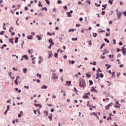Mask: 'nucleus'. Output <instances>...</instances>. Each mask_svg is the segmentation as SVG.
<instances>
[{
    "mask_svg": "<svg viewBox=\"0 0 126 126\" xmlns=\"http://www.w3.org/2000/svg\"><path fill=\"white\" fill-rule=\"evenodd\" d=\"M106 82H108V83H109V84L108 85V86H111V82L107 81H106Z\"/></svg>",
    "mask_w": 126,
    "mask_h": 126,
    "instance_id": "052dcab7",
    "label": "nucleus"
},
{
    "mask_svg": "<svg viewBox=\"0 0 126 126\" xmlns=\"http://www.w3.org/2000/svg\"><path fill=\"white\" fill-rule=\"evenodd\" d=\"M69 63L71 62V63H72V64H73L75 63V61H69Z\"/></svg>",
    "mask_w": 126,
    "mask_h": 126,
    "instance_id": "603ef678",
    "label": "nucleus"
},
{
    "mask_svg": "<svg viewBox=\"0 0 126 126\" xmlns=\"http://www.w3.org/2000/svg\"><path fill=\"white\" fill-rule=\"evenodd\" d=\"M17 80H17V79H16V80L14 81V82L16 85H18V82H17Z\"/></svg>",
    "mask_w": 126,
    "mask_h": 126,
    "instance_id": "c85d7f7f",
    "label": "nucleus"
},
{
    "mask_svg": "<svg viewBox=\"0 0 126 126\" xmlns=\"http://www.w3.org/2000/svg\"><path fill=\"white\" fill-rule=\"evenodd\" d=\"M9 109H10V106L9 105H7V106L6 111H9Z\"/></svg>",
    "mask_w": 126,
    "mask_h": 126,
    "instance_id": "37998d69",
    "label": "nucleus"
},
{
    "mask_svg": "<svg viewBox=\"0 0 126 126\" xmlns=\"http://www.w3.org/2000/svg\"><path fill=\"white\" fill-rule=\"evenodd\" d=\"M27 72V68H25L23 69V72L24 73H26V72Z\"/></svg>",
    "mask_w": 126,
    "mask_h": 126,
    "instance_id": "a211bd4d",
    "label": "nucleus"
},
{
    "mask_svg": "<svg viewBox=\"0 0 126 126\" xmlns=\"http://www.w3.org/2000/svg\"><path fill=\"white\" fill-rule=\"evenodd\" d=\"M63 8L64 9H67V6H63Z\"/></svg>",
    "mask_w": 126,
    "mask_h": 126,
    "instance_id": "69168bd1",
    "label": "nucleus"
},
{
    "mask_svg": "<svg viewBox=\"0 0 126 126\" xmlns=\"http://www.w3.org/2000/svg\"><path fill=\"white\" fill-rule=\"evenodd\" d=\"M41 10L43 11V10H45V11H47V7H42V9H41Z\"/></svg>",
    "mask_w": 126,
    "mask_h": 126,
    "instance_id": "bb28decb",
    "label": "nucleus"
},
{
    "mask_svg": "<svg viewBox=\"0 0 126 126\" xmlns=\"http://www.w3.org/2000/svg\"><path fill=\"white\" fill-rule=\"evenodd\" d=\"M112 104H113V103H111L108 104L107 106H105L106 110H109V109H110V107H111Z\"/></svg>",
    "mask_w": 126,
    "mask_h": 126,
    "instance_id": "20e7f679",
    "label": "nucleus"
},
{
    "mask_svg": "<svg viewBox=\"0 0 126 126\" xmlns=\"http://www.w3.org/2000/svg\"><path fill=\"white\" fill-rule=\"evenodd\" d=\"M67 14L68 17H71V15H70V12H67Z\"/></svg>",
    "mask_w": 126,
    "mask_h": 126,
    "instance_id": "ea45409f",
    "label": "nucleus"
},
{
    "mask_svg": "<svg viewBox=\"0 0 126 126\" xmlns=\"http://www.w3.org/2000/svg\"><path fill=\"white\" fill-rule=\"evenodd\" d=\"M122 51L123 52V54L124 56H126V49L125 48H123L122 49Z\"/></svg>",
    "mask_w": 126,
    "mask_h": 126,
    "instance_id": "7ed1b4c3",
    "label": "nucleus"
},
{
    "mask_svg": "<svg viewBox=\"0 0 126 126\" xmlns=\"http://www.w3.org/2000/svg\"><path fill=\"white\" fill-rule=\"evenodd\" d=\"M12 30H13V27H11L9 29V32H10V33H12Z\"/></svg>",
    "mask_w": 126,
    "mask_h": 126,
    "instance_id": "f8f14e48",
    "label": "nucleus"
},
{
    "mask_svg": "<svg viewBox=\"0 0 126 126\" xmlns=\"http://www.w3.org/2000/svg\"><path fill=\"white\" fill-rule=\"evenodd\" d=\"M48 41L49 43H52L53 42V40L51 38H50Z\"/></svg>",
    "mask_w": 126,
    "mask_h": 126,
    "instance_id": "3c124183",
    "label": "nucleus"
},
{
    "mask_svg": "<svg viewBox=\"0 0 126 126\" xmlns=\"http://www.w3.org/2000/svg\"><path fill=\"white\" fill-rule=\"evenodd\" d=\"M23 114V112L20 111V114H18V118H21V116Z\"/></svg>",
    "mask_w": 126,
    "mask_h": 126,
    "instance_id": "1a4fd4ad",
    "label": "nucleus"
},
{
    "mask_svg": "<svg viewBox=\"0 0 126 126\" xmlns=\"http://www.w3.org/2000/svg\"><path fill=\"white\" fill-rule=\"evenodd\" d=\"M66 85H68V86H69V85H70V84L71 83V81H66Z\"/></svg>",
    "mask_w": 126,
    "mask_h": 126,
    "instance_id": "6e6552de",
    "label": "nucleus"
},
{
    "mask_svg": "<svg viewBox=\"0 0 126 126\" xmlns=\"http://www.w3.org/2000/svg\"><path fill=\"white\" fill-rule=\"evenodd\" d=\"M3 30H6V28L4 27V26H5V23H3Z\"/></svg>",
    "mask_w": 126,
    "mask_h": 126,
    "instance_id": "cd10ccee",
    "label": "nucleus"
},
{
    "mask_svg": "<svg viewBox=\"0 0 126 126\" xmlns=\"http://www.w3.org/2000/svg\"><path fill=\"white\" fill-rule=\"evenodd\" d=\"M99 75H100V77H101V78H103V77H104V75H103V74L100 73Z\"/></svg>",
    "mask_w": 126,
    "mask_h": 126,
    "instance_id": "49530a36",
    "label": "nucleus"
},
{
    "mask_svg": "<svg viewBox=\"0 0 126 126\" xmlns=\"http://www.w3.org/2000/svg\"><path fill=\"white\" fill-rule=\"evenodd\" d=\"M38 5L39 7H42V6H43V5L41 4V2L40 1L39 2Z\"/></svg>",
    "mask_w": 126,
    "mask_h": 126,
    "instance_id": "7c9ffc66",
    "label": "nucleus"
},
{
    "mask_svg": "<svg viewBox=\"0 0 126 126\" xmlns=\"http://www.w3.org/2000/svg\"><path fill=\"white\" fill-rule=\"evenodd\" d=\"M96 71H99V72H102V70H101V68H98Z\"/></svg>",
    "mask_w": 126,
    "mask_h": 126,
    "instance_id": "c03bdc74",
    "label": "nucleus"
},
{
    "mask_svg": "<svg viewBox=\"0 0 126 126\" xmlns=\"http://www.w3.org/2000/svg\"><path fill=\"white\" fill-rule=\"evenodd\" d=\"M34 106H35V107H41V104H37L36 103H34Z\"/></svg>",
    "mask_w": 126,
    "mask_h": 126,
    "instance_id": "6ab92c4d",
    "label": "nucleus"
},
{
    "mask_svg": "<svg viewBox=\"0 0 126 126\" xmlns=\"http://www.w3.org/2000/svg\"><path fill=\"white\" fill-rule=\"evenodd\" d=\"M88 42L89 46H91V45H92V41H91V40H90Z\"/></svg>",
    "mask_w": 126,
    "mask_h": 126,
    "instance_id": "c9c22d12",
    "label": "nucleus"
},
{
    "mask_svg": "<svg viewBox=\"0 0 126 126\" xmlns=\"http://www.w3.org/2000/svg\"><path fill=\"white\" fill-rule=\"evenodd\" d=\"M11 35H12V36H14V35H15V33L14 32H12Z\"/></svg>",
    "mask_w": 126,
    "mask_h": 126,
    "instance_id": "4d7b16f0",
    "label": "nucleus"
},
{
    "mask_svg": "<svg viewBox=\"0 0 126 126\" xmlns=\"http://www.w3.org/2000/svg\"><path fill=\"white\" fill-rule=\"evenodd\" d=\"M102 7H104V8H102V10H104V9H106V6H105V5H102Z\"/></svg>",
    "mask_w": 126,
    "mask_h": 126,
    "instance_id": "5701e85b",
    "label": "nucleus"
},
{
    "mask_svg": "<svg viewBox=\"0 0 126 126\" xmlns=\"http://www.w3.org/2000/svg\"><path fill=\"white\" fill-rule=\"evenodd\" d=\"M4 31H2L0 32V35H4Z\"/></svg>",
    "mask_w": 126,
    "mask_h": 126,
    "instance_id": "de8ad7c7",
    "label": "nucleus"
},
{
    "mask_svg": "<svg viewBox=\"0 0 126 126\" xmlns=\"http://www.w3.org/2000/svg\"><path fill=\"white\" fill-rule=\"evenodd\" d=\"M108 2L110 3V4H113V2L111 0H109Z\"/></svg>",
    "mask_w": 126,
    "mask_h": 126,
    "instance_id": "09e8293b",
    "label": "nucleus"
},
{
    "mask_svg": "<svg viewBox=\"0 0 126 126\" xmlns=\"http://www.w3.org/2000/svg\"><path fill=\"white\" fill-rule=\"evenodd\" d=\"M27 38H28V39H29V40H31V39H32V36L28 35L27 36Z\"/></svg>",
    "mask_w": 126,
    "mask_h": 126,
    "instance_id": "2f4dec72",
    "label": "nucleus"
},
{
    "mask_svg": "<svg viewBox=\"0 0 126 126\" xmlns=\"http://www.w3.org/2000/svg\"><path fill=\"white\" fill-rule=\"evenodd\" d=\"M36 38H37L38 41H40V40H42V38L38 35H36Z\"/></svg>",
    "mask_w": 126,
    "mask_h": 126,
    "instance_id": "4468645a",
    "label": "nucleus"
},
{
    "mask_svg": "<svg viewBox=\"0 0 126 126\" xmlns=\"http://www.w3.org/2000/svg\"><path fill=\"white\" fill-rule=\"evenodd\" d=\"M96 76L100 77V74H99V73H96Z\"/></svg>",
    "mask_w": 126,
    "mask_h": 126,
    "instance_id": "338daca9",
    "label": "nucleus"
},
{
    "mask_svg": "<svg viewBox=\"0 0 126 126\" xmlns=\"http://www.w3.org/2000/svg\"><path fill=\"white\" fill-rule=\"evenodd\" d=\"M58 53H55V55H54V56L55 57L56 59H58V58H59V57H58Z\"/></svg>",
    "mask_w": 126,
    "mask_h": 126,
    "instance_id": "4be33fe9",
    "label": "nucleus"
},
{
    "mask_svg": "<svg viewBox=\"0 0 126 126\" xmlns=\"http://www.w3.org/2000/svg\"><path fill=\"white\" fill-rule=\"evenodd\" d=\"M44 114H45V116H48V114H49V112L47 111H44Z\"/></svg>",
    "mask_w": 126,
    "mask_h": 126,
    "instance_id": "412c9836",
    "label": "nucleus"
},
{
    "mask_svg": "<svg viewBox=\"0 0 126 126\" xmlns=\"http://www.w3.org/2000/svg\"><path fill=\"white\" fill-rule=\"evenodd\" d=\"M95 5H96L97 7L101 6V4H97L96 3H95Z\"/></svg>",
    "mask_w": 126,
    "mask_h": 126,
    "instance_id": "13d9d810",
    "label": "nucleus"
},
{
    "mask_svg": "<svg viewBox=\"0 0 126 126\" xmlns=\"http://www.w3.org/2000/svg\"><path fill=\"white\" fill-rule=\"evenodd\" d=\"M53 76L52 77V79H58L59 77L56 75V74H52Z\"/></svg>",
    "mask_w": 126,
    "mask_h": 126,
    "instance_id": "f03ea898",
    "label": "nucleus"
},
{
    "mask_svg": "<svg viewBox=\"0 0 126 126\" xmlns=\"http://www.w3.org/2000/svg\"><path fill=\"white\" fill-rule=\"evenodd\" d=\"M81 26L80 24H78L76 25V27H79V26Z\"/></svg>",
    "mask_w": 126,
    "mask_h": 126,
    "instance_id": "e2e57ef3",
    "label": "nucleus"
},
{
    "mask_svg": "<svg viewBox=\"0 0 126 126\" xmlns=\"http://www.w3.org/2000/svg\"><path fill=\"white\" fill-rule=\"evenodd\" d=\"M109 53V51L107 49H104V52L103 53V55H105V54H108Z\"/></svg>",
    "mask_w": 126,
    "mask_h": 126,
    "instance_id": "423d86ee",
    "label": "nucleus"
},
{
    "mask_svg": "<svg viewBox=\"0 0 126 126\" xmlns=\"http://www.w3.org/2000/svg\"><path fill=\"white\" fill-rule=\"evenodd\" d=\"M53 56V53H52V52H49V58H51V57H52Z\"/></svg>",
    "mask_w": 126,
    "mask_h": 126,
    "instance_id": "2eb2a0df",
    "label": "nucleus"
},
{
    "mask_svg": "<svg viewBox=\"0 0 126 126\" xmlns=\"http://www.w3.org/2000/svg\"><path fill=\"white\" fill-rule=\"evenodd\" d=\"M75 77H76V78H78V77H79V76H78V74H76L75 75H74Z\"/></svg>",
    "mask_w": 126,
    "mask_h": 126,
    "instance_id": "8fccbe9b",
    "label": "nucleus"
},
{
    "mask_svg": "<svg viewBox=\"0 0 126 126\" xmlns=\"http://www.w3.org/2000/svg\"><path fill=\"white\" fill-rule=\"evenodd\" d=\"M123 14H124L125 16H126V11H125V12H123Z\"/></svg>",
    "mask_w": 126,
    "mask_h": 126,
    "instance_id": "680f3d73",
    "label": "nucleus"
},
{
    "mask_svg": "<svg viewBox=\"0 0 126 126\" xmlns=\"http://www.w3.org/2000/svg\"><path fill=\"white\" fill-rule=\"evenodd\" d=\"M18 37H16L15 40V44H17L18 43Z\"/></svg>",
    "mask_w": 126,
    "mask_h": 126,
    "instance_id": "dca6fc26",
    "label": "nucleus"
},
{
    "mask_svg": "<svg viewBox=\"0 0 126 126\" xmlns=\"http://www.w3.org/2000/svg\"><path fill=\"white\" fill-rule=\"evenodd\" d=\"M41 89H47L48 88V86H46L45 85H44L43 86H42L41 87Z\"/></svg>",
    "mask_w": 126,
    "mask_h": 126,
    "instance_id": "0eeeda50",
    "label": "nucleus"
},
{
    "mask_svg": "<svg viewBox=\"0 0 126 126\" xmlns=\"http://www.w3.org/2000/svg\"><path fill=\"white\" fill-rule=\"evenodd\" d=\"M100 59H102V60H105V57L103 55H101Z\"/></svg>",
    "mask_w": 126,
    "mask_h": 126,
    "instance_id": "79ce46f5",
    "label": "nucleus"
},
{
    "mask_svg": "<svg viewBox=\"0 0 126 126\" xmlns=\"http://www.w3.org/2000/svg\"><path fill=\"white\" fill-rule=\"evenodd\" d=\"M89 83H90V84L91 85H93V81H92V80H90V81H89Z\"/></svg>",
    "mask_w": 126,
    "mask_h": 126,
    "instance_id": "58836bf2",
    "label": "nucleus"
},
{
    "mask_svg": "<svg viewBox=\"0 0 126 126\" xmlns=\"http://www.w3.org/2000/svg\"><path fill=\"white\" fill-rule=\"evenodd\" d=\"M72 41H77V37L72 38Z\"/></svg>",
    "mask_w": 126,
    "mask_h": 126,
    "instance_id": "c756f323",
    "label": "nucleus"
},
{
    "mask_svg": "<svg viewBox=\"0 0 126 126\" xmlns=\"http://www.w3.org/2000/svg\"><path fill=\"white\" fill-rule=\"evenodd\" d=\"M36 76H37V77H39V78H42V75H41V74H39V73H37V74H36Z\"/></svg>",
    "mask_w": 126,
    "mask_h": 126,
    "instance_id": "ddd939ff",
    "label": "nucleus"
},
{
    "mask_svg": "<svg viewBox=\"0 0 126 126\" xmlns=\"http://www.w3.org/2000/svg\"><path fill=\"white\" fill-rule=\"evenodd\" d=\"M57 2H58V4H60L62 3V1L61 0H59Z\"/></svg>",
    "mask_w": 126,
    "mask_h": 126,
    "instance_id": "864d4df0",
    "label": "nucleus"
},
{
    "mask_svg": "<svg viewBox=\"0 0 126 126\" xmlns=\"http://www.w3.org/2000/svg\"><path fill=\"white\" fill-rule=\"evenodd\" d=\"M45 1H46L48 5H50V1H49L48 0H45Z\"/></svg>",
    "mask_w": 126,
    "mask_h": 126,
    "instance_id": "aec40b11",
    "label": "nucleus"
},
{
    "mask_svg": "<svg viewBox=\"0 0 126 126\" xmlns=\"http://www.w3.org/2000/svg\"><path fill=\"white\" fill-rule=\"evenodd\" d=\"M50 45H51V46H54V45H55V43H54V42L52 41V42H51Z\"/></svg>",
    "mask_w": 126,
    "mask_h": 126,
    "instance_id": "bf43d9fd",
    "label": "nucleus"
},
{
    "mask_svg": "<svg viewBox=\"0 0 126 126\" xmlns=\"http://www.w3.org/2000/svg\"><path fill=\"white\" fill-rule=\"evenodd\" d=\"M117 15H118V19H120V18H121V17H122V12H119L117 14Z\"/></svg>",
    "mask_w": 126,
    "mask_h": 126,
    "instance_id": "39448f33",
    "label": "nucleus"
},
{
    "mask_svg": "<svg viewBox=\"0 0 126 126\" xmlns=\"http://www.w3.org/2000/svg\"><path fill=\"white\" fill-rule=\"evenodd\" d=\"M9 42H10V43H11L12 44H13V43H14L13 38L9 39Z\"/></svg>",
    "mask_w": 126,
    "mask_h": 126,
    "instance_id": "f3484780",
    "label": "nucleus"
},
{
    "mask_svg": "<svg viewBox=\"0 0 126 126\" xmlns=\"http://www.w3.org/2000/svg\"><path fill=\"white\" fill-rule=\"evenodd\" d=\"M105 66H107V69L108 68H111V65L108 64H105Z\"/></svg>",
    "mask_w": 126,
    "mask_h": 126,
    "instance_id": "9b49d317",
    "label": "nucleus"
},
{
    "mask_svg": "<svg viewBox=\"0 0 126 126\" xmlns=\"http://www.w3.org/2000/svg\"><path fill=\"white\" fill-rule=\"evenodd\" d=\"M43 62V59H41L38 61V63H41Z\"/></svg>",
    "mask_w": 126,
    "mask_h": 126,
    "instance_id": "6e6d98bb",
    "label": "nucleus"
},
{
    "mask_svg": "<svg viewBox=\"0 0 126 126\" xmlns=\"http://www.w3.org/2000/svg\"><path fill=\"white\" fill-rule=\"evenodd\" d=\"M11 74H12V73L11 72H8V75L9 76H10V77H12Z\"/></svg>",
    "mask_w": 126,
    "mask_h": 126,
    "instance_id": "a19ab883",
    "label": "nucleus"
},
{
    "mask_svg": "<svg viewBox=\"0 0 126 126\" xmlns=\"http://www.w3.org/2000/svg\"><path fill=\"white\" fill-rule=\"evenodd\" d=\"M104 41L105 42H106V43H110V41H109V40H108V38H105Z\"/></svg>",
    "mask_w": 126,
    "mask_h": 126,
    "instance_id": "b1692460",
    "label": "nucleus"
},
{
    "mask_svg": "<svg viewBox=\"0 0 126 126\" xmlns=\"http://www.w3.org/2000/svg\"><path fill=\"white\" fill-rule=\"evenodd\" d=\"M115 107H116V108H118V109H120L121 108V107H120V104H117Z\"/></svg>",
    "mask_w": 126,
    "mask_h": 126,
    "instance_id": "a18cd8bd",
    "label": "nucleus"
},
{
    "mask_svg": "<svg viewBox=\"0 0 126 126\" xmlns=\"http://www.w3.org/2000/svg\"><path fill=\"white\" fill-rule=\"evenodd\" d=\"M86 76H87V77L90 78V77H91V75L87 73V74H86Z\"/></svg>",
    "mask_w": 126,
    "mask_h": 126,
    "instance_id": "f704fd0d",
    "label": "nucleus"
},
{
    "mask_svg": "<svg viewBox=\"0 0 126 126\" xmlns=\"http://www.w3.org/2000/svg\"><path fill=\"white\" fill-rule=\"evenodd\" d=\"M48 118L49 119L50 122H52V120H53L52 116H48Z\"/></svg>",
    "mask_w": 126,
    "mask_h": 126,
    "instance_id": "a878e982",
    "label": "nucleus"
},
{
    "mask_svg": "<svg viewBox=\"0 0 126 126\" xmlns=\"http://www.w3.org/2000/svg\"><path fill=\"white\" fill-rule=\"evenodd\" d=\"M113 44L114 45H116V40L115 39H113Z\"/></svg>",
    "mask_w": 126,
    "mask_h": 126,
    "instance_id": "0e129e2a",
    "label": "nucleus"
},
{
    "mask_svg": "<svg viewBox=\"0 0 126 126\" xmlns=\"http://www.w3.org/2000/svg\"><path fill=\"white\" fill-rule=\"evenodd\" d=\"M105 44L102 43L101 46H100V49L102 50V49H103V47H104V46H105Z\"/></svg>",
    "mask_w": 126,
    "mask_h": 126,
    "instance_id": "473e14b6",
    "label": "nucleus"
},
{
    "mask_svg": "<svg viewBox=\"0 0 126 126\" xmlns=\"http://www.w3.org/2000/svg\"><path fill=\"white\" fill-rule=\"evenodd\" d=\"M84 98H85V99H89V96H88L87 94H86L84 96Z\"/></svg>",
    "mask_w": 126,
    "mask_h": 126,
    "instance_id": "393cba45",
    "label": "nucleus"
},
{
    "mask_svg": "<svg viewBox=\"0 0 126 126\" xmlns=\"http://www.w3.org/2000/svg\"><path fill=\"white\" fill-rule=\"evenodd\" d=\"M110 59H111V58H112V59H114V55H109V56Z\"/></svg>",
    "mask_w": 126,
    "mask_h": 126,
    "instance_id": "4c0bfd02",
    "label": "nucleus"
},
{
    "mask_svg": "<svg viewBox=\"0 0 126 126\" xmlns=\"http://www.w3.org/2000/svg\"><path fill=\"white\" fill-rule=\"evenodd\" d=\"M93 37H97V33H95L93 34Z\"/></svg>",
    "mask_w": 126,
    "mask_h": 126,
    "instance_id": "5fc2aeb1",
    "label": "nucleus"
},
{
    "mask_svg": "<svg viewBox=\"0 0 126 126\" xmlns=\"http://www.w3.org/2000/svg\"><path fill=\"white\" fill-rule=\"evenodd\" d=\"M75 30H74V29H70V30H69V32H70L71 31L72 32H74V31H75Z\"/></svg>",
    "mask_w": 126,
    "mask_h": 126,
    "instance_id": "e433bc0d",
    "label": "nucleus"
},
{
    "mask_svg": "<svg viewBox=\"0 0 126 126\" xmlns=\"http://www.w3.org/2000/svg\"><path fill=\"white\" fill-rule=\"evenodd\" d=\"M24 59H25V60H29V57H28V56L27 55H24L23 57Z\"/></svg>",
    "mask_w": 126,
    "mask_h": 126,
    "instance_id": "9d476101",
    "label": "nucleus"
},
{
    "mask_svg": "<svg viewBox=\"0 0 126 126\" xmlns=\"http://www.w3.org/2000/svg\"><path fill=\"white\" fill-rule=\"evenodd\" d=\"M106 37H108V36H110V33H106Z\"/></svg>",
    "mask_w": 126,
    "mask_h": 126,
    "instance_id": "774afa93",
    "label": "nucleus"
},
{
    "mask_svg": "<svg viewBox=\"0 0 126 126\" xmlns=\"http://www.w3.org/2000/svg\"><path fill=\"white\" fill-rule=\"evenodd\" d=\"M79 85L80 87H84V86H85V81L83 80L80 81Z\"/></svg>",
    "mask_w": 126,
    "mask_h": 126,
    "instance_id": "f257e3e1",
    "label": "nucleus"
},
{
    "mask_svg": "<svg viewBox=\"0 0 126 126\" xmlns=\"http://www.w3.org/2000/svg\"><path fill=\"white\" fill-rule=\"evenodd\" d=\"M94 90H95V88H94V87H93L92 88V89L91 90V91H92V92H94Z\"/></svg>",
    "mask_w": 126,
    "mask_h": 126,
    "instance_id": "72a5a7b5",
    "label": "nucleus"
}]
</instances>
